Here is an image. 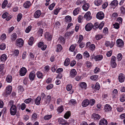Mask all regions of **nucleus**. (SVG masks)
Masks as SVG:
<instances>
[{
	"instance_id": "f257e3e1",
	"label": "nucleus",
	"mask_w": 125,
	"mask_h": 125,
	"mask_svg": "<svg viewBox=\"0 0 125 125\" xmlns=\"http://www.w3.org/2000/svg\"><path fill=\"white\" fill-rule=\"evenodd\" d=\"M12 91V87L10 85H9L6 88L4 93L3 94V96L7 97V95L10 94Z\"/></svg>"
},
{
	"instance_id": "f03ea898",
	"label": "nucleus",
	"mask_w": 125,
	"mask_h": 125,
	"mask_svg": "<svg viewBox=\"0 0 125 125\" xmlns=\"http://www.w3.org/2000/svg\"><path fill=\"white\" fill-rule=\"evenodd\" d=\"M17 112V108L15 105H11L10 109V112L11 115H14Z\"/></svg>"
},
{
	"instance_id": "7ed1b4c3",
	"label": "nucleus",
	"mask_w": 125,
	"mask_h": 125,
	"mask_svg": "<svg viewBox=\"0 0 125 125\" xmlns=\"http://www.w3.org/2000/svg\"><path fill=\"white\" fill-rule=\"evenodd\" d=\"M23 40L21 38H20L16 40L15 44L17 46L21 47L23 46Z\"/></svg>"
},
{
	"instance_id": "20e7f679",
	"label": "nucleus",
	"mask_w": 125,
	"mask_h": 125,
	"mask_svg": "<svg viewBox=\"0 0 125 125\" xmlns=\"http://www.w3.org/2000/svg\"><path fill=\"white\" fill-rule=\"evenodd\" d=\"M116 58L114 56H113L111 61V64L112 67L113 68H115L117 64L115 62Z\"/></svg>"
},
{
	"instance_id": "39448f33",
	"label": "nucleus",
	"mask_w": 125,
	"mask_h": 125,
	"mask_svg": "<svg viewBox=\"0 0 125 125\" xmlns=\"http://www.w3.org/2000/svg\"><path fill=\"white\" fill-rule=\"evenodd\" d=\"M2 17L3 19H5L6 18V20L8 21L11 18L12 16L10 15L8 13L5 12L3 14Z\"/></svg>"
},
{
	"instance_id": "423d86ee",
	"label": "nucleus",
	"mask_w": 125,
	"mask_h": 125,
	"mask_svg": "<svg viewBox=\"0 0 125 125\" xmlns=\"http://www.w3.org/2000/svg\"><path fill=\"white\" fill-rule=\"evenodd\" d=\"M27 70L25 68L22 67L20 69L19 73L20 75L21 76H24L26 74Z\"/></svg>"
},
{
	"instance_id": "0eeeda50",
	"label": "nucleus",
	"mask_w": 125,
	"mask_h": 125,
	"mask_svg": "<svg viewBox=\"0 0 125 125\" xmlns=\"http://www.w3.org/2000/svg\"><path fill=\"white\" fill-rule=\"evenodd\" d=\"M104 17V13L102 11H100L96 14V17L99 20H102Z\"/></svg>"
},
{
	"instance_id": "6e6552de",
	"label": "nucleus",
	"mask_w": 125,
	"mask_h": 125,
	"mask_svg": "<svg viewBox=\"0 0 125 125\" xmlns=\"http://www.w3.org/2000/svg\"><path fill=\"white\" fill-rule=\"evenodd\" d=\"M116 43L117 46L121 47H122L124 45L123 41L120 39H118L117 40Z\"/></svg>"
},
{
	"instance_id": "1a4fd4ad",
	"label": "nucleus",
	"mask_w": 125,
	"mask_h": 125,
	"mask_svg": "<svg viewBox=\"0 0 125 125\" xmlns=\"http://www.w3.org/2000/svg\"><path fill=\"white\" fill-rule=\"evenodd\" d=\"M93 28V24L91 23L87 24L85 26V28L86 30L87 31H89Z\"/></svg>"
},
{
	"instance_id": "9d476101",
	"label": "nucleus",
	"mask_w": 125,
	"mask_h": 125,
	"mask_svg": "<svg viewBox=\"0 0 125 125\" xmlns=\"http://www.w3.org/2000/svg\"><path fill=\"white\" fill-rule=\"evenodd\" d=\"M91 13L90 11H88L87 12L84 16V18L86 20L89 21L92 19V17L91 16Z\"/></svg>"
},
{
	"instance_id": "9b49d317",
	"label": "nucleus",
	"mask_w": 125,
	"mask_h": 125,
	"mask_svg": "<svg viewBox=\"0 0 125 125\" xmlns=\"http://www.w3.org/2000/svg\"><path fill=\"white\" fill-rule=\"evenodd\" d=\"M118 79L119 82L120 83L123 82L125 79V76L122 73H121L119 74Z\"/></svg>"
},
{
	"instance_id": "f8f14e48",
	"label": "nucleus",
	"mask_w": 125,
	"mask_h": 125,
	"mask_svg": "<svg viewBox=\"0 0 125 125\" xmlns=\"http://www.w3.org/2000/svg\"><path fill=\"white\" fill-rule=\"evenodd\" d=\"M104 109L105 112H107L111 111L112 108L109 104H107L105 105Z\"/></svg>"
},
{
	"instance_id": "ddd939ff",
	"label": "nucleus",
	"mask_w": 125,
	"mask_h": 125,
	"mask_svg": "<svg viewBox=\"0 0 125 125\" xmlns=\"http://www.w3.org/2000/svg\"><path fill=\"white\" fill-rule=\"evenodd\" d=\"M41 11L40 10H38L35 12L34 14V17L36 18H39L41 15Z\"/></svg>"
},
{
	"instance_id": "4468645a",
	"label": "nucleus",
	"mask_w": 125,
	"mask_h": 125,
	"mask_svg": "<svg viewBox=\"0 0 125 125\" xmlns=\"http://www.w3.org/2000/svg\"><path fill=\"white\" fill-rule=\"evenodd\" d=\"M87 2L85 0H77L76 1L75 4L77 6H81L82 4H84L86 3Z\"/></svg>"
},
{
	"instance_id": "2eb2a0df",
	"label": "nucleus",
	"mask_w": 125,
	"mask_h": 125,
	"mask_svg": "<svg viewBox=\"0 0 125 125\" xmlns=\"http://www.w3.org/2000/svg\"><path fill=\"white\" fill-rule=\"evenodd\" d=\"M45 37V39L48 41H50L51 40L52 37V36L48 32H46L44 35Z\"/></svg>"
},
{
	"instance_id": "dca6fc26",
	"label": "nucleus",
	"mask_w": 125,
	"mask_h": 125,
	"mask_svg": "<svg viewBox=\"0 0 125 125\" xmlns=\"http://www.w3.org/2000/svg\"><path fill=\"white\" fill-rule=\"evenodd\" d=\"M35 77V73L34 71L31 72L29 75V78L31 81L33 80Z\"/></svg>"
},
{
	"instance_id": "f3484780",
	"label": "nucleus",
	"mask_w": 125,
	"mask_h": 125,
	"mask_svg": "<svg viewBox=\"0 0 125 125\" xmlns=\"http://www.w3.org/2000/svg\"><path fill=\"white\" fill-rule=\"evenodd\" d=\"M82 104L83 106L86 107L89 105V101L88 99H86L83 101Z\"/></svg>"
},
{
	"instance_id": "a211bd4d",
	"label": "nucleus",
	"mask_w": 125,
	"mask_h": 125,
	"mask_svg": "<svg viewBox=\"0 0 125 125\" xmlns=\"http://www.w3.org/2000/svg\"><path fill=\"white\" fill-rule=\"evenodd\" d=\"M77 72L76 70L73 69L71 70L70 72V76L73 78L75 77L76 75Z\"/></svg>"
},
{
	"instance_id": "6ab92c4d",
	"label": "nucleus",
	"mask_w": 125,
	"mask_h": 125,
	"mask_svg": "<svg viewBox=\"0 0 125 125\" xmlns=\"http://www.w3.org/2000/svg\"><path fill=\"white\" fill-rule=\"evenodd\" d=\"M103 58V56L99 54L94 56V60L96 61H100Z\"/></svg>"
},
{
	"instance_id": "aec40b11",
	"label": "nucleus",
	"mask_w": 125,
	"mask_h": 125,
	"mask_svg": "<svg viewBox=\"0 0 125 125\" xmlns=\"http://www.w3.org/2000/svg\"><path fill=\"white\" fill-rule=\"evenodd\" d=\"M82 6L83 9L85 11H87L90 7V5L88 3H85Z\"/></svg>"
},
{
	"instance_id": "412c9836",
	"label": "nucleus",
	"mask_w": 125,
	"mask_h": 125,
	"mask_svg": "<svg viewBox=\"0 0 125 125\" xmlns=\"http://www.w3.org/2000/svg\"><path fill=\"white\" fill-rule=\"evenodd\" d=\"M79 84L80 87L82 89H85L87 88V84L85 82H81Z\"/></svg>"
},
{
	"instance_id": "4be33fe9",
	"label": "nucleus",
	"mask_w": 125,
	"mask_h": 125,
	"mask_svg": "<svg viewBox=\"0 0 125 125\" xmlns=\"http://www.w3.org/2000/svg\"><path fill=\"white\" fill-rule=\"evenodd\" d=\"M118 4V2L117 0H114L110 4V5L112 6L116 7Z\"/></svg>"
},
{
	"instance_id": "5701e85b",
	"label": "nucleus",
	"mask_w": 125,
	"mask_h": 125,
	"mask_svg": "<svg viewBox=\"0 0 125 125\" xmlns=\"http://www.w3.org/2000/svg\"><path fill=\"white\" fill-rule=\"evenodd\" d=\"M100 117V116L98 114H94L92 115V118L95 120L99 119Z\"/></svg>"
},
{
	"instance_id": "b1692460",
	"label": "nucleus",
	"mask_w": 125,
	"mask_h": 125,
	"mask_svg": "<svg viewBox=\"0 0 125 125\" xmlns=\"http://www.w3.org/2000/svg\"><path fill=\"white\" fill-rule=\"evenodd\" d=\"M107 122L104 119H102L99 123V125H107Z\"/></svg>"
},
{
	"instance_id": "393cba45",
	"label": "nucleus",
	"mask_w": 125,
	"mask_h": 125,
	"mask_svg": "<svg viewBox=\"0 0 125 125\" xmlns=\"http://www.w3.org/2000/svg\"><path fill=\"white\" fill-rule=\"evenodd\" d=\"M17 35L16 33H13L11 35L10 39L11 41H14L17 38Z\"/></svg>"
},
{
	"instance_id": "a878e982",
	"label": "nucleus",
	"mask_w": 125,
	"mask_h": 125,
	"mask_svg": "<svg viewBox=\"0 0 125 125\" xmlns=\"http://www.w3.org/2000/svg\"><path fill=\"white\" fill-rule=\"evenodd\" d=\"M80 10V9L79 7H78L75 9L73 11V13L74 15L76 16L78 14Z\"/></svg>"
},
{
	"instance_id": "bb28decb",
	"label": "nucleus",
	"mask_w": 125,
	"mask_h": 125,
	"mask_svg": "<svg viewBox=\"0 0 125 125\" xmlns=\"http://www.w3.org/2000/svg\"><path fill=\"white\" fill-rule=\"evenodd\" d=\"M7 56L5 54H3L1 56L0 58L1 61L3 62H4L7 59Z\"/></svg>"
},
{
	"instance_id": "cd10ccee",
	"label": "nucleus",
	"mask_w": 125,
	"mask_h": 125,
	"mask_svg": "<svg viewBox=\"0 0 125 125\" xmlns=\"http://www.w3.org/2000/svg\"><path fill=\"white\" fill-rule=\"evenodd\" d=\"M31 5V4L29 1H27L24 3L23 4V6L25 8H29Z\"/></svg>"
},
{
	"instance_id": "c85d7f7f",
	"label": "nucleus",
	"mask_w": 125,
	"mask_h": 125,
	"mask_svg": "<svg viewBox=\"0 0 125 125\" xmlns=\"http://www.w3.org/2000/svg\"><path fill=\"white\" fill-rule=\"evenodd\" d=\"M64 110L63 106L62 105L59 106L57 108V110L58 113V114L61 113Z\"/></svg>"
},
{
	"instance_id": "c756f323",
	"label": "nucleus",
	"mask_w": 125,
	"mask_h": 125,
	"mask_svg": "<svg viewBox=\"0 0 125 125\" xmlns=\"http://www.w3.org/2000/svg\"><path fill=\"white\" fill-rule=\"evenodd\" d=\"M4 65L3 64H0V72H1V73H2L3 74L5 73V71H4Z\"/></svg>"
},
{
	"instance_id": "7c9ffc66",
	"label": "nucleus",
	"mask_w": 125,
	"mask_h": 125,
	"mask_svg": "<svg viewBox=\"0 0 125 125\" xmlns=\"http://www.w3.org/2000/svg\"><path fill=\"white\" fill-rule=\"evenodd\" d=\"M58 122L60 124H61L62 125L65 123L66 120L63 119V118H60L58 119Z\"/></svg>"
},
{
	"instance_id": "2f4dec72",
	"label": "nucleus",
	"mask_w": 125,
	"mask_h": 125,
	"mask_svg": "<svg viewBox=\"0 0 125 125\" xmlns=\"http://www.w3.org/2000/svg\"><path fill=\"white\" fill-rule=\"evenodd\" d=\"M41 98L40 96H38L36 99L35 102V104L37 105H39L40 103Z\"/></svg>"
},
{
	"instance_id": "473e14b6",
	"label": "nucleus",
	"mask_w": 125,
	"mask_h": 125,
	"mask_svg": "<svg viewBox=\"0 0 125 125\" xmlns=\"http://www.w3.org/2000/svg\"><path fill=\"white\" fill-rule=\"evenodd\" d=\"M102 2V0H95L94 3L97 6H99L100 5Z\"/></svg>"
},
{
	"instance_id": "72a5a7b5",
	"label": "nucleus",
	"mask_w": 125,
	"mask_h": 125,
	"mask_svg": "<svg viewBox=\"0 0 125 125\" xmlns=\"http://www.w3.org/2000/svg\"><path fill=\"white\" fill-rule=\"evenodd\" d=\"M77 46L76 44H73L71 45L69 49V50L72 52H73L75 49V48Z\"/></svg>"
},
{
	"instance_id": "f704fd0d",
	"label": "nucleus",
	"mask_w": 125,
	"mask_h": 125,
	"mask_svg": "<svg viewBox=\"0 0 125 125\" xmlns=\"http://www.w3.org/2000/svg\"><path fill=\"white\" fill-rule=\"evenodd\" d=\"M62 47L61 45L60 44H58L57 45L56 51L57 52H60L62 50Z\"/></svg>"
},
{
	"instance_id": "c9c22d12",
	"label": "nucleus",
	"mask_w": 125,
	"mask_h": 125,
	"mask_svg": "<svg viewBox=\"0 0 125 125\" xmlns=\"http://www.w3.org/2000/svg\"><path fill=\"white\" fill-rule=\"evenodd\" d=\"M12 55L14 56H17L19 53V51L18 50H15L14 51L11 52Z\"/></svg>"
},
{
	"instance_id": "e433bc0d",
	"label": "nucleus",
	"mask_w": 125,
	"mask_h": 125,
	"mask_svg": "<svg viewBox=\"0 0 125 125\" xmlns=\"http://www.w3.org/2000/svg\"><path fill=\"white\" fill-rule=\"evenodd\" d=\"M71 115L70 112L68 111L64 115V117L66 119H67Z\"/></svg>"
},
{
	"instance_id": "4c0bfd02",
	"label": "nucleus",
	"mask_w": 125,
	"mask_h": 125,
	"mask_svg": "<svg viewBox=\"0 0 125 125\" xmlns=\"http://www.w3.org/2000/svg\"><path fill=\"white\" fill-rule=\"evenodd\" d=\"M118 92L116 89H115L113 90V98H115L116 96L118 94Z\"/></svg>"
},
{
	"instance_id": "58836bf2",
	"label": "nucleus",
	"mask_w": 125,
	"mask_h": 125,
	"mask_svg": "<svg viewBox=\"0 0 125 125\" xmlns=\"http://www.w3.org/2000/svg\"><path fill=\"white\" fill-rule=\"evenodd\" d=\"M12 76L10 75H8L6 78V80L7 82L11 83L12 81Z\"/></svg>"
},
{
	"instance_id": "ea45409f",
	"label": "nucleus",
	"mask_w": 125,
	"mask_h": 125,
	"mask_svg": "<svg viewBox=\"0 0 125 125\" xmlns=\"http://www.w3.org/2000/svg\"><path fill=\"white\" fill-rule=\"evenodd\" d=\"M56 102L58 105L61 104L63 103L62 100V99L59 98L57 99Z\"/></svg>"
},
{
	"instance_id": "a19ab883",
	"label": "nucleus",
	"mask_w": 125,
	"mask_h": 125,
	"mask_svg": "<svg viewBox=\"0 0 125 125\" xmlns=\"http://www.w3.org/2000/svg\"><path fill=\"white\" fill-rule=\"evenodd\" d=\"M52 117L51 115H47L44 117V119L46 120H47L50 119Z\"/></svg>"
},
{
	"instance_id": "79ce46f5",
	"label": "nucleus",
	"mask_w": 125,
	"mask_h": 125,
	"mask_svg": "<svg viewBox=\"0 0 125 125\" xmlns=\"http://www.w3.org/2000/svg\"><path fill=\"white\" fill-rule=\"evenodd\" d=\"M71 18L69 16H67L65 17V21L66 22H70L71 21Z\"/></svg>"
},
{
	"instance_id": "37998d69",
	"label": "nucleus",
	"mask_w": 125,
	"mask_h": 125,
	"mask_svg": "<svg viewBox=\"0 0 125 125\" xmlns=\"http://www.w3.org/2000/svg\"><path fill=\"white\" fill-rule=\"evenodd\" d=\"M98 78V76L96 75H92L90 77V79L94 81H96Z\"/></svg>"
},
{
	"instance_id": "c03bdc74",
	"label": "nucleus",
	"mask_w": 125,
	"mask_h": 125,
	"mask_svg": "<svg viewBox=\"0 0 125 125\" xmlns=\"http://www.w3.org/2000/svg\"><path fill=\"white\" fill-rule=\"evenodd\" d=\"M70 60L68 58H66L64 62V65L66 66H67L70 63Z\"/></svg>"
},
{
	"instance_id": "a18cd8bd",
	"label": "nucleus",
	"mask_w": 125,
	"mask_h": 125,
	"mask_svg": "<svg viewBox=\"0 0 125 125\" xmlns=\"http://www.w3.org/2000/svg\"><path fill=\"white\" fill-rule=\"evenodd\" d=\"M37 76L39 78H42V73L40 72H38L37 73Z\"/></svg>"
},
{
	"instance_id": "49530a36",
	"label": "nucleus",
	"mask_w": 125,
	"mask_h": 125,
	"mask_svg": "<svg viewBox=\"0 0 125 125\" xmlns=\"http://www.w3.org/2000/svg\"><path fill=\"white\" fill-rule=\"evenodd\" d=\"M8 4V1L7 0H5L3 2L2 5V8H5Z\"/></svg>"
},
{
	"instance_id": "de8ad7c7",
	"label": "nucleus",
	"mask_w": 125,
	"mask_h": 125,
	"mask_svg": "<svg viewBox=\"0 0 125 125\" xmlns=\"http://www.w3.org/2000/svg\"><path fill=\"white\" fill-rule=\"evenodd\" d=\"M120 100L122 102H124L125 101V94H123L120 96Z\"/></svg>"
},
{
	"instance_id": "09e8293b",
	"label": "nucleus",
	"mask_w": 125,
	"mask_h": 125,
	"mask_svg": "<svg viewBox=\"0 0 125 125\" xmlns=\"http://www.w3.org/2000/svg\"><path fill=\"white\" fill-rule=\"evenodd\" d=\"M99 23L98 22L95 23L93 26V28L94 29L96 30L98 28Z\"/></svg>"
},
{
	"instance_id": "8fccbe9b",
	"label": "nucleus",
	"mask_w": 125,
	"mask_h": 125,
	"mask_svg": "<svg viewBox=\"0 0 125 125\" xmlns=\"http://www.w3.org/2000/svg\"><path fill=\"white\" fill-rule=\"evenodd\" d=\"M34 38L32 37H31L29 41V44L30 45H31L33 43V41H34Z\"/></svg>"
},
{
	"instance_id": "3c124183",
	"label": "nucleus",
	"mask_w": 125,
	"mask_h": 125,
	"mask_svg": "<svg viewBox=\"0 0 125 125\" xmlns=\"http://www.w3.org/2000/svg\"><path fill=\"white\" fill-rule=\"evenodd\" d=\"M103 36L101 34H97L95 36L96 39L97 40H99L103 37Z\"/></svg>"
},
{
	"instance_id": "603ef678",
	"label": "nucleus",
	"mask_w": 125,
	"mask_h": 125,
	"mask_svg": "<svg viewBox=\"0 0 125 125\" xmlns=\"http://www.w3.org/2000/svg\"><path fill=\"white\" fill-rule=\"evenodd\" d=\"M95 48V46L94 44H92L90 45L89 47V49L92 51L94 50Z\"/></svg>"
},
{
	"instance_id": "864d4df0",
	"label": "nucleus",
	"mask_w": 125,
	"mask_h": 125,
	"mask_svg": "<svg viewBox=\"0 0 125 125\" xmlns=\"http://www.w3.org/2000/svg\"><path fill=\"white\" fill-rule=\"evenodd\" d=\"M83 36L81 35H80L79 36V40L77 42L78 43H80L81 42L83 39Z\"/></svg>"
},
{
	"instance_id": "5fc2aeb1",
	"label": "nucleus",
	"mask_w": 125,
	"mask_h": 125,
	"mask_svg": "<svg viewBox=\"0 0 125 125\" xmlns=\"http://www.w3.org/2000/svg\"><path fill=\"white\" fill-rule=\"evenodd\" d=\"M69 103L71 105H74L76 104V102L75 100L72 99L70 100Z\"/></svg>"
},
{
	"instance_id": "6e6d98bb",
	"label": "nucleus",
	"mask_w": 125,
	"mask_h": 125,
	"mask_svg": "<svg viewBox=\"0 0 125 125\" xmlns=\"http://www.w3.org/2000/svg\"><path fill=\"white\" fill-rule=\"evenodd\" d=\"M100 86L99 83H98L97 82L95 84V86L94 88V89L95 90H98L100 89Z\"/></svg>"
},
{
	"instance_id": "4d7b16f0",
	"label": "nucleus",
	"mask_w": 125,
	"mask_h": 125,
	"mask_svg": "<svg viewBox=\"0 0 125 125\" xmlns=\"http://www.w3.org/2000/svg\"><path fill=\"white\" fill-rule=\"evenodd\" d=\"M18 92L19 93H22L24 90L23 87L21 86H19L18 88Z\"/></svg>"
},
{
	"instance_id": "13d9d810",
	"label": "nucleus",
	"mask_w": 125,
	"mask_h": 125,
	"mask_svg": "<svg viewBox=\"0 0 125 125\" xmlns=\"http://www.w3.org/2000/svg\"><path fill=\"white\" fill-rule=\"evenodd\" d=\"M122 54L121 53H119L117 55V59L118 61H120L122 59Z\"/></svg>"
},
{
	"instance_id": "bf43d9fd",
	"label": "nucleus",
	"mask_w": 125,
	"mask_h": 125,
	"mask_svg": "<svg viewBox=\"0 0 125 125\" xmlns=\"http://www.w3.org/2000/svg\"><path fill=\"white\" fill-rule=\"evenodd\" d=\"M22 17V15L21 13L19 14L18 15L17 18V20L18 22H19L20 21Z\"/></svg>"
},
{
	"instance_id": "052dcab7",
	"label": "nucleus",
	"mask_w": 125,
	"mask_h": 125,
	"mask_svg": "<svg viewBox=\"0 0 125 125\" xmlns=\"http://www.w3.org/2000/svg\"><path fill=\"white\" fill-rule=\"evenodd\" d=\"M55 5V3L53 2L51 4L49 7V9L51 10H52Z\"/></svg>"
},
{
	"instance_id": "680f3d73",
	"label": "nucleus",
	"mask_w": 125,
	"mask_h": 125,
	"mask_svg": "<svg viewBox=\"0 0 125 125\" xmlns=\"http://www.w3.org/2000/svg\"><path fill=\"white\" fill-rule=\"evenodd\" d=\"M115 40H113L111 41V42H110V44L109 46H110L111 48H112L113 47L115 43Z\"/></svg>"
},
{
	"instance_id": "e2e57ef3",
	"label": "nucleus",
	"mask_w": 125,
	"mask_h": 125,
	"mask_svg": "<svg viewBox=\"0 0 125 125\" xmlns=\"http://www.w3.org/2000/svg\"><path fill=\"white\" fill-rule=\"evenodd\" d=\"M83 55L86 58L89 57L90 56L89 53L87 51L84 52L83 54Z\"/></svg>"
},
{
	"instance_id": "0e129e2a",
	"label": "nucleus",
	"mask_w": 125,
	"mask_h": 125,
	"mask_svg": "<svg viewBox=\"0 0 125 125\" xmlns=\"http://www.w3.org/2000/svg\"><path fill=\"white\" fill-rule=\"evenodd\" d=\"M117 111L119 112L122 111L124 110V108L123 107L120 106H119L117 108Z\"/></svg>"
},
{
	"instance_id": "69168bd1",
	"label": "nucleus",
	"mask_w": 125,
	"mask_h": 125,
	"mask_svg": "<svg viewBox=\"0 0 125 125\" xmlns=\"http://www.w3.org/2000/svg\"><path fill=\"white\" fill-rule=\"evenodd\" d=\"M95 100L94 99H91L89 101V104L92 106L94 104L95 102Z\"/></svg>"
},
{
	"instance_id": "338daca9",
	"label": "nucleus",
	"mask_w": 125,
	"mask_h": 125,
	"mask_svg": "<svg viewBox=\"0 0 125 125\" xmlns=\"http://www.w3.org/2000/svg\"><path fill=\"white\" fill-rule=\"evenodd\" d=\"M6 48V45L5 44L2 43L0 46V49L1 50H4Z\"/></svg>"
},
{
	"instance_id": "774afa93",
	"label": "nucleus",
	"mask_w": 125,
	"mask_h": 125,
	"mask_svg": "<svg viewBox=\"0 0 125 125\" xmlns=\"http://www.w3.org/2000/svg\"><path fill=\"white\" fill-rule=\"evenodd\" d=\"M120 10L121 11V13L123 14L125 13V8L123 7L122 6L120 8Z\"/></svg>"
}]
</instances>
